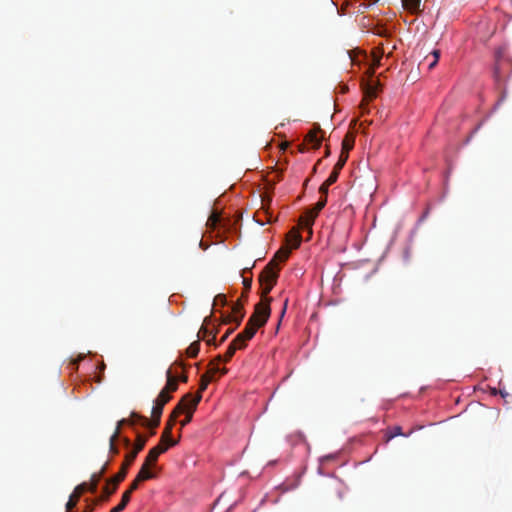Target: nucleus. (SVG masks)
Segmentation results:
<instances>
[{
    "label": "nucleus",
    "instance_id": "nucleus-1",
    "mask_svg": "<svg viewBox=\"0 0 512 512\" xmlns=\"http://www.w3.org/2000/svg\"><path fill=\"white\" fill-rule=\"evenodd\" d=\"M272 298L261 300L255 305L254 313L250 316L248 322L260 328L264 326L270 316L271 308L270 303Z\"/></svg>",
    "mask_w": 512,
    "mask_h": 512
},
{
    "label": "nucleus",
    "instance_id": "nucleus-2",
    "mask_svg": "<svg viewBox=\"0 0 512 512\" xmlns=\"http://www.w3.org/2000/svg\"><path fill=\"white\" fill-rule=\"evenodd\" d=\"M201 398L202 396L200 394L193 396L192 394L188 393L180 400L185 401V410L183 411V413L186 414L185 418L182 421H180L181 429L192 420L193 412L196 409Z\"/></svg>",
    "mask_w": 512,
    "mask_h": 512
},
{
    "label": "nucleus",
    "instance_id": "nucleus-3",
    "mask_svg": "<svg viewBox=\"0 0 512 512\" xmlns=\"http://www.w3.org/2000/svg\"><path fill=\"white\" fill-rule=\"evenodd\" d=\"M279 270V267H274V260H270L259 275L260 284L270 283L273 279V284L275 285L279 276Z\"/></svg>",
    "mask_w": 512,
    "mask_h": 512
},
{
    "label": "nucleus",
    "instance_id": "nucleus-4",
    "mask_svg": "<svg viewBox=\"0 0 512 512\" xmlns=\"http://www.w3.org/2000/svg\"><path fill=\"white\" fill-rule=\"evenodd\" d=\"M257 329L258 327H256L254 324L247 322L244 330L234 338L233 342L239 346V349L245 348L246 342L253 338Z\"/></svg>",
    "mask_w": 512,
    "mask_h": 512
},
{
    "label": "nucleus",
    "instance_id": "nucleus-5",
    "mask_svg": "<svg viewBox=\"0 0 512 512\" xmlns=\"http://www.w3.org/2000/svg\"><path fill=\"white\" fill-rule=\"evenodd\" d=\"M185 410V401H180L176 407L173 409L172 413L169 416V419L165 425V428L163 430L164 432V438H169L172 436V429L176 423V420L180 414L183 413Z\"/></svg>",
    "mask_w": 512,
    "mask_h": 512
},
{
    "label": "nucleus",
    "instance_id": "nucleus-6",
    "mask_svg": "<svg viewBox=\"0 0 512 512\" xmlns=\"http://www.w3.org/2000/svg\"><path fill=\"white\" fill-rule=\"evenodd\" d=\"M378 86L373 82H366L363 84L364 91V99L360 104V108L362 109V113H364L367 109V105L369 100L375 98L377 96Z\"/></svg>",
    "mask_w": 512,
    "mask_h": 512
},
{
    "label": "nucleus",
    "instance_id": "nucleus-7",
    "mask_svg": "<svg viewBox=\"0 0 512 512\" xmlns=\"http://www.w3.org/2000/svg\"><path fill=\"white\" fill-rule=\"evenodd\" d=\"M86 491H88V483L83 482L77 485L73 493L69 497V500L66 504V509L68 511L72 510L77 505V502L79 501L81 495Z\"/></svg>",
    "mask_w": 512,
    "mask_h": 512
},
{
    "label": "nucleus",
    "instance_id": "nucleus-8",
    "mask_svg": "<svg viewBox=\"0 0 512 512\" xmlns=\"http://www.w3.org/2000/svg\"><path fill=\"white\" fill-rule=\"evenodd\" d=\"M166 378H167L166 385L160 392L166 393V395H170L172 392H175L178 389L177 372L174 373L172 368H169L166 371Z\"/></svg>",
    "mask_w": 512,
    "mask_h": 512
},
{
    "label": "nucleus",
    "instance_id": "nucleus-9",
    "mask_svg": "<svg viewBox=\"0 0 512 512\" xmlns=\"http://www.w3.org/2000/svg\"><path fill=\"white\" fill-rule=\"evenodd\" d=\"M245 315L243 304L238 301L232 306V313L227 317L226 323L234 322L236 327L240 325Z\"/></svg>",
    "mask_w": 512,
    "mask_h": 512
},
{
    "label": "nucleus",
    "instance_id": "nucleus-10",
    "mask_svg": "<svg viewBox=\"0 0 512 512\" xmlns=\"http://www.w3.org/2000/svg\"><path fill=\"white\" fill-rule=\"evenodd\" d=\"M170 399H171V395H166V393L160 392L154 401L151 415L161 417V415L163 413L164 406L170 401Z\"/></svg>",
    "mask_w": 512,
    "mask_h": 512
},
{
    "label": "nucleus",
    "instance_id": "nucleus-11",
    "mask_svg": "<svg viewBox=\"0 0 512 512\" xmlns=\"http://www.w3.org/2000/svg\"><path fill=\"white\" fill-rule=\"evenodd\" d=\"M208 322H209V318L206 317L204 319L203 325L201 326V328L198 332V336H199V338L204 340L208 345H211V344H214V342H215L216 332H212L209 330V328L207 327Z\"/></svg>",
    "mask_w": 512,
    "mask_h": 512
},
{
    "label": "nucleus",
    "instance_id": "nucleus-12",
    "mask_svg": "<svg viewBox=\"0 0 512 512\" xmlns=\"http://www.w3.org/2000/svg\"><path fill=\"white\" fill-rule=\"evenodd\" d=\"M148 437L145 435H142L140 433L137 434L135 444L131 451H129L127 454L129 455V460H135L138 453L143 450V448L146 445Z\"/></svg>",
    "mask_w": 512,
    "mask_h": 512
},
{
    "label": "nucleus",
    "instance_id": "nucleus-13",
    "mask_svg": "<svg viewBox=\"0 0 512 512\" xmlns=\"http://www.w3.org/2000/svg\"><path fill=\"white\" fill-rule=\"evenodd\" d=\"M134 461L135 460H129V455L126 454L119 472L113 477H111V481H114L115 483H121L125 479L128 473V469L133 464Z\"/></svg>",
    "mask_w": 512,
    "mask_h": 512
},
{
    "label": "nucleus",
    "instance_id": "nucleus-14",
    "mask_svg": "<svg viewBox=\"0 0 512 512\" xmlns=\"http://www.w3.org/2000/svg\"><path fill=\"white\" fill-rule=\"evenodd\" d=\"M317 218V215L310 209L306 210L304 215L299 219V225L306 228L309 234H312V225Z\"/></svg>",
    "mask_w": 512,
    "mask_h": 512
},
{
    "label": "nucleus",
    "instance_id": "nucleus-15",
    "mask_svg": "<svg viewBox=\"0 0 512 512\" xmlns=\"http://www.w3.org/2000/svg\"><path fill=\"white\" fill-rule=\"evenodd\" d=\"M319 132L322 131L321 128L317 126L315 129L311 130L305 137V142L310 144L314 149H318L321 145L322 137L318 136Z\"/></svg>",
    "mask_w": 512,
    "mask_h": 512
},
{
    "label": "nucleus",
    "instance_id": "nucleus-16",
    "mask_svg": "<svg viewBox=\"0 0 512 512\" xmlns=\"http://www.w3.org/2000/svg\"><path fill=\"white\" fill-rule=\"evenodd\" d=\"M119 483H115L114 481H111V478H109L106 481V485L103 487V494L100 496V501H106L109 499V497L114 494L118 488Z\"/></svg>",
    "mask_w": 512,
    "mask_h": 512
},
{
    "label": "nucleus",
    "instance_id": "nucleus-17",
    "mask_svg": "<svg viewBox=\"0 0 512 512\" xmlns=\"http://www.w3.org/2000/svg\"><path fill=\"white\" fill-rule=\"evenodd\" d=\"M286 241L287 244L291 246V248L295 249L299 247L302 241V237L296 228H292L286 236Z\"/></svg>",
    "mask_w": 512,
    "mask_h": 512
},
{
    "label": "nucleus",
    "instance_id": "nucleus-18",
    "mask_svg": "<svg viewBox=\"0 0 512 512\" xmlns=\"http://www.w3.org/2000/svg\"><path fill=\"white\" fill-rule=\"evenodd\" d=\"M133 416H137L139 417V419L141 420V425L144 426V427H148L150 429H156L159 424H160V419L161 417H157V416H152V419L149 420L148 418L144 417V416H141L135 412H133Z\"/></svg>",
    "mask_w": 512,
    "mask_h": 512
},
{
    "label": "nucleus",
    "instance_id": "nucleus-19",
    "mask_svg": "<svg viewBox=\"0 0 512 512\" xmlns=\"http://www.w3.org/2000/svg\"><path fill=\"white\" fill-rule=\"evenodd\" d=\"M150 467L151 466L148 464H142V467L136 476L138 481L143 482L156 477V474L150 470Z\"/></svg>",
    "mask_w": 512,
    "mask_h": 512
},
{
    "label": "nucleus",
    "instance_id": "nucleus-20",
    "mask_svg": "<svg viewBox=\"0 0 512 512\" xmlns=\"http://www.w3.org/2000/svg\"><path fill=\"white\" fill-rule=\"evenodd\" d=\"M106 468H107V463L102 467V469L100 470V472L98 474L92 475L91 483L88 484V491H90L91 493H96L98 483H99L100 479L102 478V476L104 475Z\"/></svg>",
    "mask_w": 512,
    "mask_h": 512
},
{
    "label": "nucleus",
    "instance_id": "nucleus-21",
    "mask_svg": "<svg viewBox=\"0 0 512 512\" xmlns=\"http://www.w3.org/2000/svg\"><path fill=\"white\" fill-rule=\"evenodd\" d=\"M355 136L353 133L348 132L342 140V150L345 154H349V151L354 147Z\"/></svg>",
    "mask_w": 512,
    "mask_h": 512
},
{
    "label": "nucleus",
    "instance_id": "nucleus-22",
    "mask_svg": "<svg viewBox=\"0 0 512 512\" xmlns=\"http://www.w3.org/2000/svg\"><path fill=\"white\" fill-rule=\"evenodd\" d=\"M290 255V249L288 248H281L280 250H278L274 257L271 259V260H274V267H279L277 262L280 261V262H285L288 257Z\"/></svg>",
    "mask_w": 512,
    "mask_h": 512
},
{
    "label": "nucleus",
    "instance_id": "nucleus-23",
    "mask_svg": "<svg viewBox=\"0 0 512 512\" xmlns=\"http://www.w3.org/2000/svg\"><path fill=\"white\" fill-rule=\"evenodd\" d=\"M421 0H402L403 7L411 13H418Z\"/></svg>",
    "mask_w": 512,
    "mask_h": 512
},
{
    "label": "nucleus",
    "instance_id": "nucleus-24",
    "mask_svg": "<svg viewBox=\"0 0 512 512\" xmlns=\"http://www.w3.org/2000/svg\"><path fill=\"white\" fill-rule=\"evenodd\" d=\"M199 350H200V341L196 340L189 345V347L186 350V354L190 358H195V357H197Z\"/></svg>",
    "mask_w": 512,
    "mask_h": 512
},
{
    "label": "nucleus",
    "instance_id": "nucleus-25",
    "mask_svg": "<svg viewBox=\"0 0 512 512\" xmlns=\"http://www.w3.org/2000/svg\"><path fill=\"white\" fill-rule=\"evenodd\" d=\"M400 435H403L402 428L400 426L391 427V428L387 429V431H386V441L388 442L391 439H393L394 437L400 436ZM404 436H407V435L404 434Z\"/></svg>",
    "mask_w": 512,
    "mask_h": 512
},
{
    "label": "nucleus",
    "instance_id": "nucleus-26",
    "mask_svg": "<svg viewBox=\"0 0 512 512\" xmlns=\"http://www.w3.org/2000/svg\"><path fill=\"white\" fill-rule=\"evenodd\" d=\"M212 377L208 374H203L201 376V379H200V384H199V391L196 395H201L202 396V392L205 391L208 387V384L212 381Z\"/></svg>",
    "mask_w": 512,
    "mask_h": 512
},
{
    "label": "nucleus",
    "instance_id": "nucleus-27",
    "mask_svg": "<svg viewBox=\"0 0 512 512\" xmlns=\"http://www.w3.org/2000/svg\"><path fill=\"white\" fill-rule=\"evenodd\" d=\"M118 438H119V427H116L114 433L112 434V436L110 437V440H109L110 452L113 454H118V452H119L118 448L115 445V442Z\"/></svg>",
    "mask_w": 512,
    "mask_h": 512
},
{
    "label": "nucleus",
    "instance_id": "nucleus-28",
    "mask_svg": "<svg viewBox=\"0 0 512 512\" xmlns=\"http://www.w3.org/2000/svg\"><path fill=\"white\" fill-rule=\"evenodd\" d=\"M221 221V216L218 212L213 211L207 220V226L215 228Z\"/></svg>",
    "mask_w": 512,
    "mask_h": 512
},
{
    "label": "nucleus",
    "instance_id": "nucleus-29",
    "mask_svg": "<svg viewBox=\"0 0 512 512\" xmlns=\"http://www.w3.org/2000/svg\"><path fill=\"white\" fill-rule=\"evenodd\" d=\"M260 285H261V300L269 299L270 297H268L267 295L270 293V291L275 286L273 284V280L270 281V283H263V284H260Z\"/></svg>",
    "mask_w": 512,
    "mask_h": 512
},
{
    "label": "nucleus",
    "instance_id": "nucleus-30",
    "mask_svg": "<svg viewBox=\"0 0 512 512\" xmlns=\"http://www.w3.org/2000/svg\"><path fill=\"white\" fill-rule=\"evenodd\" d=\"M158 451L150 449L144 463L148 464L150 466H154L158 460L159 455L157 454Z\"/></svg>",
    "mask_w": 512,
    "mask_h": 512
},
{
    "label": "nucleus",
    "instance_id": "nucleus-31",
    "mask_svg": "<svg viewBox=\"0 0 512 512\" xmlns=\"http://www.w3.org/2000/svg\"><path fill=\"white\" fill-rule=\"evenodd\" d=\"M237 349H239V346L232 341L229 344L226 353L224 354V362L230 361V359L233 357Z\"/></svg>",
    "mask_w": 512,
    "mask_h": 512
},
{
    "label": "nucleus",
    "instance_id": "nucleus-32",
    "mask_svg": "<svg viewBox=\"0 0 512 512\" xmlns=\"http://www.w3.org/2000/svg\"><path fill=\"white\" fill-rule=\"evenodd\" d=\"M228 370L226 368H219V366L216 365H210L209 364V370L206 374L210 375L212 378L216 373H220L222 375L226 374Z\"/></svg>",
    "mask_w": 512,
    "mask_h": 512
},
{
    "label": "nucleus",
    "instance_id": "nucleus-33",
    "mask_svg": "<svg viewBox=\"0 0 512 512\" xmlns=\"http://www.w3.org/2000/svg\"><path fill=\"white\" fill-rule=\"evenodd\" d=\"M348 159V155L345 154V152H341L340 153V156H339V159L337 161V163L335 164L334 168L336 171L340 172V170L343 168V166L345 165L346 161Z\"/></svg>",
    "mask_w": 512,
    "mask_h": 512
},
{
    "label": "nucleus",
    "instance_id": "nucleus-34",
    "mask_svg": "<svg viewBox=\"0 0 512 512\" xmlns=\"http://www.w3.org/2000/svg\"><path fill=\"white\" fill-rule=\"evenodd\" d=\"M326 203H327L326 196H321L320 200L316 203L314 208L310 209V210L313 211V213H315L318 216L319 212L325 207Z\"/></svg>",
    "mask_w": 512,
    "mask_h": 512
},
{
    "label": "nucleus",
    "instance_id": "nucleus-35",
    "mask_svg": "<svg viewBox=\"0 0 512 512\" xmlns=\"http://www.w3.org/2000/svg\"><path fill=\"white\" fill-rule=\"evenodd\" d=\"M243 286H244V292L242 293L243 298H247V294L251 289L252 286V278L251 277H243Z\"/></svg>",
    "mask_w": 512,
    "mask_h": 512
},
{
    "label": "nucleus",
    "instance_id": "nucleus-36",
    "mask_svg": "<svg viewBox=\"0 0 512 512\" xmlns=\"http://www.w3.org/2000/svg\"><path fill=\"white\" fill-rule=\"evenodd\" d=\"M431 54L433 59L428 63V69H433L437 65L440 57V51L434 50Z\"/></svg>",
    "mask_w": 512,
    "mask_h": 512
},
{
    "label": "nucleus",
    "instance_id": "nucleus-37",
    "mask_svg": "<svg viewBox=\"0 0 512 512\" xmlns=\"http://www.w3.org/2000/svg\"><path fill=\"white\" fill-rule=\"evenodd\" d=\"M160 443L168 446H175L178 443V440L173 439L172 436L164 438V432H162Z\"/></svg>",
    "mask_w": 512,
    "mask_h": 512
},
{
    "label": "nucleus",
    "instance_id": "nucleus-38",
    "mask_svg": "<svg viewBox=\"0 0 512 512\" xmlns=\"http://www.w3.org/2000/svg\"><path fill=\"white\" fill-rule=\"evenodd\" d=\"M339 173L340 172H338L335 169H333L331 174L329 175V177L325 180L326 184H328V185L334 184L337 181V179H338Z\"/></svg>",
    "mask_w": 512,
    "mask_h": 512
},
{
    "label": "nucleus",
    "instance_id": "nucleus-39",
    "mask_svg": "<svg viewBox=\"0 0 512 512\" xmlns=\"http://www.w3.org/2000/svg\"><path fill=\"white\" fill-rule=\"evenodd\" d=\"M373 55H374V62H373V67H372L371 73H374V68L375 67H378V66L381 65V58H382V55L381 54H377L376 52Z\"/></svg>",
    "mask_w": 512,
    "mask_h": 512
},
{
    "label": "nucleus",
    "instance_id": "nucleus-40",
    "mask_svg": "<svg viewBox=\"0 0 512 512\" xmlns=\"http://www.w3.org/2000/svg\"><path fill=\"white\" fill-rule=\"evenodd\" d=\"M169 447H170V446H168V445H164V444H161V443L159 442V444H158L157 446L153 447L152 449H153V450L158 451V452H157V454H158V455H161L162 453H164L165 451H167V449H168Z\"/></svg>",
    "mask_w": 512,
    "mask_h": 512
},
{
    "label": "nucleus",
    "instance_id": "nucleus-41",
    "mask_svg": "<svg viewBox=\"0 0 512 512\" xmlns=\"http://www.w3.org/2000/svg\"><path fill=\"white\" fill-rule=\"evenodd\" d=\"M141 482L138 481L137 478H135L132 483L130 484L129 488L127 489L129 492L133 493L135 490L138 489V486Z\"/></svg>",
    "mask_w": 512,
    "mask_h": 512
},
{
    "label": "nucleus",
    "instance_id": "nucleus-42",
    "mask_svg": "<svg viewBox=\"0 0 512 512\" xmlns=\"http://www.w3.org/2000/svg\"><path fill=\"white\" fill-rule=\"evenodd\" d=\"M131 492H129L128 490H126L123 494H122V498H121V502H123L124 504H128L130 499H131Z\"/></svg>",
    "mask_w": 512,
    "mask_h": 512
},
{
    "label": "nucleus",
    "instance_id": "nucleus-43",
    "mask_svg": "<svg viewBox=\"0 0 512 512\" xmlns=\"http://www.w3.org/2000/svg\"><path fill=\"white\" fill-rule=\"evenodd\" d=\"M329 186L330 185L326 184V181L320 186L319 192H320L321 196L327 197Z\"/></svg>",
    "mask_w": 512,
    "mask_h": 512
},
{
    "label": "nucleus",
    "instance_id": "nucleus-44",
    "mask_svg": "<svg viewBox=\"0 0 512 512\" xmlns=\"http://www.w3.org/2000/svg\"><path fill=\"white\" fill-rule=\"evenodd\" d=\"M221 361H224V355H217L213 360L210 361V365H218V363Z\"/></svg>",
    "mask_w": 512,
    "mask_h": 512
},
{
    "label": "nucleus",
    "instance_id": "nucleus-45",
    "mask_svg": "<svg viewBox=\"0 0 512 512\" xmlns=\"http://www.w3.org/2000/svg\"><path fill=\"white\" fill-rule=\"evenodd\" d=\"M126 506V504L120 501V503L117 506H115L112 510L113 512H121L126 508Z\"/></svg>",
    "mask_w": 512,
    "mask_h": 512
},
{
    "label": "nucleus",
    "instance_id": "nucleus-46",
    "mask_svg": "<svg viewBox=\"0 0 512 512\" xmlns=\"http://www.w3.org/2000/svg\"><path fill=\"white\" fill-rule=\"evenodd\" d=\"M232 332H233V329L227 330V332L221 337L219 344L224 343Z\"/></svg>",
    "mask_w": 512,
    "mask_h": 512
},
{
    "label": "nucleus",
    "instance_id": "nucleus-47",
    "mask_svg": "<svg viewBox=\"0 0 512 512\" xmlns=\"http://www.w3.org/2000/svg\"><path fill=\"white\" fill-rule=\"evenodd\" d=\"M124 424H131L133 425L134 422L133 421H129V420H126V419H122L120 420L118 423H117V427H119V430L121 429V426L124 425Z\"/></svg>",
    "mask_w": 512,
    "mask_h": 512
},
{
    "label": "nucleus",
    "instance_id": "nucleus-48",
    "mask_svg": "<svg viewBox=\"0 0 512 512\" xmlns=\"http://www.w3.org/2000/svg\"><path fill=\"white\" fill-rule=\"evenodd\" d=\"M494 78L497 82L500 80V72H499V68L497 66L494 69Z\"/></svg>",
    "mask_w": 512,
    "mask_h": 512
},
{
    "label": "nucleus",
    "instance_id": "nucleus-49",
    "mask_svg": "<svg viewBox=\"0 0 512 512\" xmlns=\"http://www.w3.org/2000/svg\"><path fill=\"white\" fill-rule=\"evenodd\" d=\"M218 300H220V301L222 302V304H223V305H224V304H225V302H226V298H225V296H224V295H222V294H219L218 296H216V298H215V302H216V301H218Z\"/></svg>",
    "mask_w": 512,
    "mask_h": 512
},
{
    "label": "nucleus",
    "instance_id": "nucleus-50",
    "mask_svg": "<svg viewBox=\"0 0 512 512\" xmlns=\"http://www.w3.org/2000/svg\"><path fill=\"white\" fill-rule=\"evenodd\" d=\"M122 441H123V444H124V446H125L126 448H129V447L131 446V441H130V439H129V438L124 437V438L122 439Z\"/></svg>",
    "mask_w": 512,
    "mask_h": 512
},
{
    "label": "nucleus",
    "instance_id": "nucleus-51",
    "mask_svg": "<svg viewBox=\"0 0 512 512\" xmlns=\"http://www.w3.org/2000/svg\"><path fill=\"white\" fill-rule=\"evenodd\" d=\"M287 305H288V299H286L285 302H284V306L282 308L280 318H282L285 315V312H286V309H287Z\"/></svg>",
    "mask_w": 512,
    "mask_h": 512
},
{
    "label": "nucleus",
    "instance_id": "nucleus-52",
    "mask_svg": "<svg viewBox=\"0 0 512 512\" xmlns=\"http://www.w3.org/2000/svg\"><path fill=\"white\" fill-rule=\"evenodd\" d=\"M178 381L186 383L188 381V376L183 374L178 378Z\"/></svg>",
    "mask_w": 512,
    "mask_h": 512
},
{
    "label": "nucleus",
    "instance_id": "nucleus-53",
    "mask_svg": "<svg viewBox=\"0 0 512 512\" xmlns=\"http://www.w3.org/2000/svg\"><path fill=\"white\" fill-rule=\"evenodd\" d=\"M498 394H500V395H501V397H503V398H506V397L509 395V394H508V392L503 391V390H499V393H498Z\"/></svg>",
    "mask_w": 512,
    "mask_h": 512
},
{
    "label": "nucleus",
    "instance_id": "nucleus-54",
    "mask_svg": "<svg viewBox=\"0 0 512 512\" xmlns=\"http://www.w3.org/2000/svg\"><path fill=\"white\" fill-rule=\"evenodd\" d=\"M131 417H132V420L134 422V424L136 423V421H139L141 423V420L139 419V417L137 416H133V413L131 414Z\"/></svg>",
    "mask_w": 512,
    "mask_h": 512
},
{
    "label": "nucleus",
    "instance_id": "nucleus-55",
    "mask_svg": "<svg viewBox=\"0 0 512 512\" xmlns=\"http://www.w3.org/2000/svg\"><path fill=\"white\" fill-rule=\"evenodd\" d=\"M498 393H499V391L496 388H491L492 395H497Z\"/></svg>",
    "mask_w": 512,
    "mask_h": 512
},
{
    "label": "nucleus",
    "instance_id": "nucleus-56",
    "mask_svg": "<svg viewBox=\"0 0 512 512\" xmlns=\"http://www.w3.org/2000/svg\"><path fill=\"white\" fill-rule=\"evenodd\" d=\"M299 151H300V152H304V151H305V146H304V144L299 145Z\"/></svg>",
    "mask_w": 512,
    "mask_h": 512
},
{
    "label": "nucleus",
    "instance_id": "nucleus-57",
    "mask_svg": "<svg viewBox=\"0 0 512 512\" xmlns=\"http://www.w3.org/2000/svg\"><path fill=\"white\" fill-rule=\"evenodd\" d=\"M329 154H330L329 149H326V151H325V156L327 157V156H329Z\"/></svg>",
    "mask_w": 512,
    "mask_h": 512
},
{
    "label": "nucleus",
    "instance_id": "nucleus-58",
    "mask_svg": "<svg viewBox=\"0 0 512 512\" xmlns=\"http://www.w3.org/2000/svg\"><path fill=\"white\" fill-rule=\"evenodd\" d=\"M174 365H175V366L177 365V366H179V367H182V363H180V362H175V363H174Z\"/></svg>",
    "mask_w": 512,
    "mask_h": 512
},
{
    "label": "nucleus",
    "instance_id": "nucleus-59",
    "mask_svg": "<svg viewBox=\"0 0 512 512\" xmlns=\"http://www.w3.org/2000/svg\"><path fill=\"white\" fill-rule=\"evenodd\" d=\"M149 434H150V435H154V434H155V430H154V429H151V431H149Z\"/></svg>",
    "mask_w": 512,
    "mask_h": 512
},
{
    "label": "nucleus",
    "instance_id": "nucleus-60",
    "mask_svg": "<svg viewBox=\"0 0 512 512\" xmlns=\"http://www.w3.org/2000/svg\"><path fill=\"white\" fill-rule=\"evenodd\" d=\"M105 368V364L102 363L101 366H100V369L103 370Z\"/></svg>",
    "mask_w": 512,
    "mask_h": 512
},
{
    "label": "nucleus",
    "instance_id": "nucleus-61",
    "mask_svg": "<svg viewBox=\"0 0 512 512\" xmlns=\"http://www.w3.org/2000/svg\"><path fill=\"white\" fill-rule=\"evenodd\" d=\"M110 512H113V510H111Z\"/></svg>",
    "mask_w": 512,
    "mask_h": 512
}]
</instances>
